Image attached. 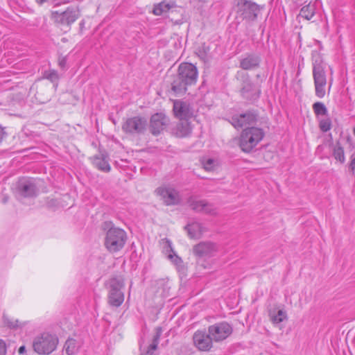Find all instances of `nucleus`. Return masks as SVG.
Segmentation results:
<instances>
[{"label":"nucleus","instance_id":"nucleus-1","mask_svg":"<svg viewBox=\"0 0 355 355\" xmlns=\"http://www.w3.org/2000/svg\"><path fill=\"white\" fill-rule=\"evenodd\" d=\"M198 79V70L195 65L181 63L178 69V73L171 82V90L176 94L186 92L187 86L196 84Z\"/></svg>","mask_w":355,"mask_h":355},{"label":"nucleus","instance_id":"nucleus-2","mask_svg":"<svg viewBox=\"0 0 355 355\" xmlns=\"http://www.w3.org/2000/svg\"><path fill=\"white\" fill-rule=\"evenodd\" d=\"M265 132L262 128L250 127L245 128L240 136L239 146L245 153L251 152L263 139Z\"/></svg>","mask_w":355,"mask_h":355},{"label":"nucleus","instance_id":"nucleus-3","mask_svg":"<svg viewBox=\"0 0 355 355\" xmlns=\"http://www.w3.org/2000/svg\"><path fill=\"white\" fill-rule=\"evenodd\" d=\"M58 342L56 335L43 332L33 338V348L40 355H49L56 349Z\"/></svg>","mask_w":355,"mask_h":355},{"label":"nucleus","instance_id":"nucleus-4","mask_svg":"<svg viewBox=\"0 0 355 355\" xmlns=\"http://www.w3.org/2000/svg\"><path fill=\"white\" fill-rule=\"evenodd\" d=\"M234 10L238 17L254 21L258 17L261 6L251 0H235Z\"/></svg>","mask_w":355,"mask_h":355},{"label":"nucleus","instance_id":"nucleus-5","mask_svg":"<svg viewBox=\"0 0 355 355\" xmlns=\"http://www.w3.org/2000/svg\"><path fill=\"white\" fill-rule=\"evenodd\" d=\"M123 287L124 281L121 277H112L109 280L107 301L110 306L119 307L123 304L124 293L122 289Z\"/></svg>","mask_w":355,"mask_h":355},{"label":"nucleus","instance_id":"nucleus-6","mask_svg":"<svg viewBox=\"0 0 355 355\" xmlns=\"http://www.w3.org/2000/svg\"><path fill=\"white\" fill-rule=\"evenodd\" d=\"M126 241V233L117 227H111L107 232L105 245L110 252H116L121 250Z\"/></svg>","mask_w":355,"mask_h":355},{"label":"nucleus","instance_id":"nucleus-7","mask_svg":"<svg viewBox=\"0 0 355 355\" xmlns=\"http://www.w3.org/2000/svg\"><path fill=\"white\" fill-rule=\"evenodd\" d=\"M51 19L55 23L70 26L79 17V11L76 8L68 7L64 11H52Z\"/></svg>","mask_w":355,"mask_h":355},{"label":"nucleus","instance_id":"nucleus-8","mask_svg":"<svg viewBox=\"0 0 355 355\" xmlns=\"http://www.w3.org/2000/svg\"><path fill=\"white\" fill-rule=\"evenodd\" d=\"M241 95L247 101L254 102L257 101L261 94V89L252 82L248 74L245 73L242 76Z\"/></svg>","mask_w":355,"mask_h":355},{"label":"nucleus","instance_id":"nucleus-9","mask_svg":"<svg viewBox=\"0 0 355 355\" xmlns=\"http://www.w3.org/2000/svg\"><path fill=\"white\" fill-rule=\"evenodd\" d=\"M313 76L314 80L315 95L323 98L325 95L324 87L327 85V76L321 63H314L313 67Z\"/></svg>","mask_w":355,"mask_h":355},{"label":"nucleus","instance_id":"nucleus-10","mask_svg":"<svg viewBox=\"0 0 355 355\" xmlns=\"http://www.w3.org/2000/svg\"><path fill=\"white\" fill-rule=\"evenodd\" d=\"M208 332L214 342H220L228 338L233 332L232 327L227 322H218L208 327Z\"/></svg>","mask_w":355,"mask_h":355},{"label":"nucleus","instance_id":"nucleus-11","mask_svg":"<svg viewBox=\"0 0 355 355\" xmlns=\"http://www.w3.org/2000/svg\"><path fill=\"white\" fill-rule=\"evenodd\" d=\"M147 126L146 118L142 116H133L126 119L122 125V130L131 135L143 134Z\"/></svg>","mask_w":355,"mask_h":355},{"label":"nucleus","instance_id":"nucleus-12","mask_svg":"<svg viewBox=\"0 0 355 355\" xmlns=\"http://www.w3.org/2000/svg\"><path fill=\"white\" fill-rule=\"evenodd\" d=\"M155 193L167 206L178 205L181 201L179 192L172 187H159L156 189Z\"/></svg>","mask_w":355,"mask_h":355},{"label":"nucleus","instance_id":"nucleus-13","mask_svg":"<svg viewBox=\"0 0 355 355\" xmlns=\"http://www.w3.org/2000/svg\"><path fill=\"white\" fill-rule=\"evenodd\" d=\"M19 194L24 198H34L38 193L35 180L32 178H23L18 182Z\"/></svg>","mask_w":355,"mask_h":355},{"label":"nucleus","instance_id":"nucleus-14","mask_svg":"<svg viewBox=\"0 0 355 355\" xmlns=\"http://www.w3.org/2000/svg\"><path fill=\"white\" fill-rule=\"evenodd\" d=\"M169 119L163 113H155L150 119V131L153 135H159L168 125Z\"/></svg>","mask_w":355,"mask_h":355},{"label":"nucleus","instance_id":"nucleus-15","mask_svg":"<svg viewBox=\"0 0 355 355\" xmlns=\"http://www.w3.org/2000/svg\"><path fill=\"white\" fill-rule=\"evenodd\" d=\"M173 112L180 120H189L194 116V111L187 102L176 100L173 102Z\"/></svg>","mask_w":355,"mask_h":355},{"label":"nucleus","instance_id":"nucleus-16","mask_svg":"<svg viewBox=\"0 0 355 355\" xmlns=\"http://www.w3.org/2000/svg\"><path fill=\"white\" fill-rule=\"evenodd\" d=\"M217 250V245L211 241L200 242L193 248V254L199 257H212Z\"/></svg>","mask_w":355,"mask_h":355},{"label":"nucleus","instance_id":"nucleus-17","mask_svg":"<svg viewBox=\"0 0 355 355\" xmlns=\"http://www.w3.org/2000/svg\"><path fill=\"white\" fill-rule=\"evenodd\" d=\"M193 340L195 346L200 351H209L212 347L213 340L209 332L207 334L204 331H197Z\"/></svg>","mask_w":355,"mask_h":355},{"label":"nucleus","instance_id":"nucleus-18","mask_svg":"<svg viewBox=\"0 0 355 355\" xmlns=\"http://www.w3.org/2000/svg\"><path fill=\"white\" fill-rule=\"evenodd\" d=\"M257 120V115L254 112H247L240 115L233 116L230 120L232 125L239 128L243 126L254 123Z\"/></svg>","mask_w":355,"mask_h":355},{"label":"nucleus","instance_id":"nucleus-19","mask_svg":"<svg viewBox=\"0 0 355 355\" xmlns=\"http://www.w3.org/2000/svg\"><path fill=\"white\" fill-rule=\"evenodd\" d=\"M261 57L254 53H247L240 60V67L244 70H252L260 65Z\"/></svg>","mask_w":355,"mask_h":355},{"label":"nucleus","instance_id":"nucleus-20","mask_svg":"<svg viewBox=\"0 0 355 355\" xmlns=\"http://www.w3.org/2000/svg\"><path fill=\"white\" fill-rule=\"evenodd\" d=\"M93 164L98 169L105 173L111 169L109 157L105 152H100L98 155H95L93 157Z\"/></svg>","mask_w":355,"mask_h":355},{"label":"nucleus","instance_id":"nucleus-21","mask_svg":"<svg viewBox=\"0 0 355 355\" xmlns=\"http://www.w3.org/2000/svg\"><path fill=\"white\" fill-rule=\"evenodd\" d=\"M190 207L197 212H204L206 214H215V210L212 205L207 203L205 200H189Z\"/></svg>","mask_w":355,"mask_h":355},{"label":"nucleus","instance_id":"nucleus-22","mask_svg":"<svg viewBox=\"0 0 355 355\" xmlns=\"http://www.w3.org/2000/svg\"><path fill=\"white\" fill-rule=\"evenodd\" d=\"M188 235L191 239H200L205 231L202 225L198 222H193L185 227Z\"/></svg>","mask_w":355,"mask_h":355},{"label":"nucleus","instance_id":"nucleus-23","mask_svg":"<svg viewBox=\"0 0 355 355\" xmlns=\"http://www.w3.org/2000/svg\"><path fill=\"white\" fill-rule=\"evenodd\" d=\"M174 134L178 137L189 136L191 132V126L188 120H180L173 130Z\"/></svg>","mask_w":355,"mask_h":355},{"label":"nucleus","instance_id":"nucleus-24","mask_svg":"<svg viewBox=\"0 0 355 355\" xmlns=\"http://www.w3.org/2000/svg\"><path fill=\"white\" fill-rule=\"evenodd\" d=\"M315 4L309 3L308 5L301 8L299 17L304 18L306 20H310L315 15Z\"/></svg>","mask_w":355,"mask_h":355},{"label":"nucleus","instance_id":"nucleus-25","mask_svg":"<svg viewBox=\"0 0 355 355\" xmlns=\"http://www.w3.org/2000/svg\"><path fill=\"white\" fill-rule=\"evenodd\" d=\"M269 316L275 324H277L287 318L286 313L283 310H278L277 312L275 310L270 311Z\"/></svg>","mask_w":355,"mask_h":355},{"label":"nucleus","instance_id":"nucleus-26","mask_svg":"<svg viewBox=\"0 0 355 355\" xmlns=\"http://www.w3.org/2000/svg\"><path fill=\"white\" fill-rule=\"evenodd\" d=\"M333 156L334 157L340 162L341 164H343L345 162V156L343 148L340 145L339 143H337L333 148Z\"/></svg>","mask_w":355,"mask_h":355},{"label":"nucleus","instance_id":"nucleus-27","mask_svg":"<svg viewBox=\"0 0 355 355\" xmlns=\"http://www.w3.org/2000/svg\"><path fill=\"white\" fill-rule=\"evenodd\" d=\"M66 353L68 355H74L78 352V346L74 339H68L64 346Z\"/></svg>","mask_w":355,"mask_h":355},{"label":"nucleus","instance_id":"nucleus-28","mask_svg":"<svg viewBox=\"0 0 355 355\" xmlns=\"http://www.w3.org/2000/svg\"><path fill=\"white\" fill-rule=\"evenodd\" d=\"M313 110L315 115L319 116H326L327 115L328 111L324 105V104L322 102H316L313 105Z\"/></svg>","mask_w":355,"mask_h":355},{"label":"nucleus","instance_id":"nucleus-29","mask_svg":"<svg viewBox=\"0 0 355 355\" xmlns=\"http://www.w3.org/2000/svg\"><path fill=\"white\" fill-rule=\"evenodd\" d=\"M169 10V6L164 2H162L155 6L153 8V13L155 15H161L162 13L167 12Z\"/></svg>","mask_w":355,"mask_h":355},{"label":"nucleus","instance_id":"nucleus-30","mask_svg":"<svg viewBox=\"0 0 355 355\" xmlns=\"http://www.w3.org/2000/svg\"><path fill=\"white\" fill-rule=\"evenodd\" d=\"M319 126L320 130L326 132L329 131L331 128V121L329 118L321 119L320 121Z\"/></svg>","mask_w":355,"mask_h":355},{"label":"nucleus","instance_id":"nucleus-31","mask_svg":"<svg viewBox=\"0 0 355 355\" xmlns=\"http://www.w3.org/2000/svg\"><path fill=\"white\" fill-rule=\"evenodd\" d=\"M203 167L206 171H210L214 169L216 166V161L214 159H207L202 162Z\"/></svg>","mask_w":355,"mask_h":355},{"label":"nucleus","instance_id":"nucleus-32","mask_svg":"<svg viewBox=\"0 0 355 355\" xmlns=\"http://www.w3.org/2000/svg\"><path fill=\"white\" fill-rule=\"evenodd\" d=\"M44 77L51 82H55L58 79V74L55 70L45 71Z\"/></svg>","mask_w":355,"mask_h":355},{"label":"nucleus","instance_id":"nucleus-33","mask_svg":"<svg viewBox=\"0 0 355 355\" xmlns=\"http://www.w3.org/2000/svg\"><path fill=\"white\" fill-rule=\"evenodd\" d=\"M3 322L4 324L11 329H15L19 327V322L18 320H12L10 318H8L7 316L3 315Z\"/></svg>","mask_w":355,"mask_h":355},{"label":"nucleus","instance_id":"nucleus-34","mask_svg":"<svg viewBox=\"0 0 355 355\" xmlns=\"http://www.w3.org/2000/svg\"><path fill=\"white\" fill-rule=\"evenodd\" d=\"M349 169L352 172V175L355 176V152L350 156Z\"/></svg>","mask_w":355,"mask_h":355},{"label":"nucleus","instance_id":"nucleus-35","mask_svg":"<svg viewBox=\"0 0 355 355\" xmlns=\"http://www.w3.org/2000/svg\"><path fill=\"white\" fill-rule=\"evenodd\" d=\"M168 258L178 266L180 267L182 263V261L180 257L176 254H169Z\"/></svg>","mask_w":355,"mask_h":355},{"label":"nucleus","instance_id":"nucleus-36","mask_svg":"<svg viewBox=\"0 0 355 355\" xmlns=\"http://www.w3.org/2000/svg\"><path fill=\"white\" fill-rule=\"evenodd\" d=\"M162 330L161 327L156 328V332H155V336H153V341L159 343V340L160 336L162 335Z\"/></svg>","mask_w":355,"mask_h":355},{"label":"nucleus","instance_id":"nucleus-37","mask_svg":"<svg viewBox=\"0 0 355 355\" xmlns=\"http://www.w3.org/2000/svg\"><path fill=\"white\" fill-rule=\"evenodd\" d=\"M6 347L5 343L0 340V355H6Z\"/></svg>","mask_w":355,"mask_h":355},{"label":"nucleus","instance_id":"nucleus-38","mask_svg":"<svg viewBox=\"0 0 355 355\" xmlns=\"http://www.w3.org/2000/svg\"><path fill=\"white\" fill-rule=\"evenodd\" d=\"M158 343L153 341L152 343L149 345L148 352L150 353L153 351L155 350L157 348Z\"/></svg>","mask_w":355,"mask_h":355},{"label":"nucleus","instance_id":"nucleus-39","mask_svg":"<svg viewBox=\"0 0 355 355\" xmlns=\"http://www.w3.org/2000/svg\"><path fill=\"white\" fill-rule=\"evenodd\" d=\"M209 51V47L208 46L202 45L201 49L200 50V53H203V55H206L207 53Z\"/></svg>","mask_w":355,"mask_h":355},{"label":"nucleus","instance_id":"nucleus-40","mask_svg":"<svg viewBox=\"0 0 355 355\" xmlns=\"http://www.w3.org/2000/svg\"><path fill=\"white\" fill-rule=\"evenodd\" d=\"M67 64V58L65 57L59 59V65L62 68H64Z\"/></svg>","mask_w":355,"mask_h":355},{"label":"nucleus","instance_id":"nucleus-41","mask_svg":"<svg viewBox=\"0 0 355 355\" xmlns=\"http://www.w3.org/2000/svg\"><path fill=\"white\" fill-rule=\"evenodd\" d=\"M57 205V201L54 199H51L47 201V205L49 207H55Z\"/></svg>","mask_w":355,"mask_h":355},{"label":"nucleus","instance_id":"nucleus-42","mask_svg":"<svg viewBox=\"0 0 355 355\" xmlns=\"http://www.w3.org/2000/svg\"><path fill=\"white\" fill-rule=\"evenodd\" d=\"M26 347H25L24 345L21 346V347L19 348V349H18V352H19V354H24V353L26 352Z\"/></svg>","mask_w":355,"mask_h":355},{"label":"nucleus","instance_id":"nucleus-43","mask_svg":"<svg viewBox=\"0 0 355 355\" xmlns=\"http://www.w3.org/2000/svg\"><path fill=\"white\" fill-rule=\"evenodd\" d=\"M4 135V131L3 128L0 126V143L1 142Z\"/></svg>","mask_w":355,"mask_h":355},{"label":"nucleus","instance_id":"nucleus-44","mask_svg":"<svg viewBox=\"0 0 355 355\" xmlns=\"http://www.w3.org/2000/svg\"><path fill=\"white\" fill-rule=\"evenodd\" d=\"M48 0H36V3L38 4V5H42L43 3H44L45 2H46Z\"/></svg>","mask_w":355,"mask_h":355},{"label":"nucleus","instance_id":"nucleus-45","mask_svg":"<svg viewBox=\"0 0 355 355\" xmlns=\"http://www.w3.org/2000/svg\"><path fill=\"white\" fill-rule=\"evenodd\" d=\"M69 2V0H63V3H67Z\"/></svg>","mask_w":355,"mask_h":355},{"label":"nucleus","instance_id":"nucleus-46","mask_svg":"<svg viewBox=\"0 0 355 355\" xmlns=\"http://www.w3.org/2000/svg\"><path fill=\"white\" fill-rule=\"evenodd\" d=\"M60 4V3H55V6H58Z\"/></svg>","mask_w":355,"mask_h":355},{"label":"nucleus","instance_id":"nucleus-47","mask_svg":"<svg viewBox=\"0 0 355 355\" xmlns=\"http://www.w3.org/2000/svg\"><path fill=\"white\" fill-rule=\"evenodd\" d=\"M256 76H257V78H260V75L259 74H257Z\"/></svg>","mask_w":355,"mask_h":355},{"label":"nucleus","instance_id":"nucleus-48","mask_svg":"<svg viewBox=\"0 0 355 355\" xmlns=\"http://www.w3.org/2000/svg\"><path fill=\"white\" fill-rule=\"evenodd\" d=\"M354 134L355 135V128H354Z\"/></svg>","mask_w":355,"mask_h":355}]
</instances>
